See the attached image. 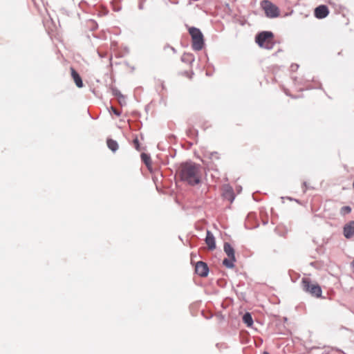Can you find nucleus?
<instances>
[{
    "label": "nucleus",
    "instance_id": "a211bd4d",
    "mask_svg": "<svg viewBox=\"0 0 354 354\" xmlns=\"http://www.w3.org/2000/svg\"><path fill=\"white\" fill-rule=\"evenodd\" d=\"M111 110H112L113 113L115 115H116L117 116H120V112L118 109H116L115 108L112 106L111 107Z\"/></svg>",
    "mask_w": 354,
    "mask_h": 354
},
{
    "label": "nucleus",
    "instance_id": "0eeeda50",
    "mask_svg": "<svg viewBox=\"0 0 354 354\" xmlns=\"http://www.w3.org/2000/svg\"><path fill=\"white\" fill-rule=\"evenodd\" d=\"M329 14V10L325 5L317 6L314 10L315 17L317 19H324Z\"/></svg>",
    "mask_w": 354,
    "mask_h": 354
},
{
    "label": "nucleus",
    "instance_id": "f8f14e48",
    "mask_svg": "<svg viewBox=\"0 0 354 354\" xmlns=\"http://www.w3.org/2000/svg\"><path fill=\"white\" fill-rule=\"evenodd\" d=\"M141 158L143 162L146 165L147 168L150 170L151 168V157L146 154V153H142L141 154Z\"/></svg>",
    "mask_w": 354,
    "mask_h": 354
},
{
    "label": "nucleus",
    "instance_id": "6ab92c4d",
    "mask_svg": "<svg viewBox=\"0 0 354 354\" xmlns=\"http://www.w3.org/2000/svg\"><path fill=\"white\" fill-rule=\"evenodd\" d=\"M133 143H134V145H135V147L137 150H139V141L138 140V138H136L134 140H133Z\"/></svg>",
    "mask_w": 354,
    "mask_h": 354
},
{
    "label": "nucleus",
    "instance_id": "9d476101",
    "mask_svg": "<svg viewBox=\"0 0 354 354\" xmlns=\"http://www.w3.org/2000/svg\"><path fill=\"white\" fill-rule=\"evenodd\" d=\"M205 243L208 246V248L211 250L215 249L216 248V243H215V238L212 233L207 230V236L205 238Z\"/></svg>",
    "mask_w": 354,
    "mask_h": 354
},
{
    "label": "nucleus",
    "instance_id": "9b49d317",
    "mask_svg": "<svg viewBox=\"0 0 354 354\" xmlns=\"http://www.w3.org/2000/svg\"><path fill=\"white\" fill-rule=\"evenodd\" d=\"M71 76H72L76 86L78 88L83 87V82H82V78L80 76V75L77 73V72L73 67L71 68Z\"/></svg>",
    "mask_w": 354,
    "mask_h": 354
},
{
    "label": "nucleus",
    "instance_id": "2eb2a0df",
    "mask_svg": "<svg viewBox=\"0 0 354 354\" xmlns=\"http://www.w3.org/2000/svg\"><path fill=\"white\" fill-rule=\"evenodd\" d=\"M351 208L349 206H344L340 209V214L343 216L351 213Z\"/></svg>",
    "mask_w": 354,
    "mask_h": 354
},
{
    "label": "nucleus",
    "instance_id": "dca6fc26",
    "mask_svg": "<svg viewBox=\"0 0 354 354\" xmlns=\"http://www.w3.org/2000/svg\"><path fill=\"white\" fill-rule=\"evenodd\" d=\"M112 93L114 95L118 96L119 97H121L122 100H124V96L120 93V92L117 89H113Z\"/></svg>",
    "mask_w": 354,
    "mask_h": 354
},
{
    "label": "nucleus",
    "instance_id": "ddd939ff",
    "mask_svg": "<svg viewBox=\"0 0 354 354\" xmlns=\"http://www.w3.org/2000/svg\"><path fill=\"white\" fill-rule=\"evenodd\" d=\"M108 147L113 151H115L118 149V142L111 138H109L106 141Z\"/></svg>",
    "mask_w": 354,
    "mask_h": 354
},
{
    "label": "nucleus",
    "instance_id": "4be33fe9",
    "mask_svg": "<svg viewBox=\"0 0 354 354\" xmlns=\"http://www.w3.org/2000/svg\"><path fill=\"white\" fill-rule=\"evenodd\" d=\"M139 8H140V9H142V3H140V5H139Z\"/></svg>",
    "mask_w": 354,
    "mask_h": 354
},
{
    "label": "nucleus",
    "instance_id": "f257e3e1",
    "mask_svg": "<svg viewBox=\"0 0 354 354\" xmlns=\"http://www.w3.org/2000/svg\"><path fill=\"white\" fill-rule=\"evenodd\" d=\"M178 175L183 181L190 185H196L201 182V167L195 163H183L179 167Z\"/></svg>",
    "mask_w": 354,
    "mask_h": 354
},
{
    "label": "nucleus",
    "instance_id": "39448f33",
    "mask_svg": "<svg viewBox=\"0 0 354 354\" xmlns=\"http://www.w3.org/2000/svg\"><path fill=\"white\" fill-rule=\"evenodd\" d=\"M223 249L228 258L225 259L223 261V263L228 268H233L234 267V263L236 261L235 251L228 243H224Z\"/></svg>",
    "mask_w": 354,
    "mask_h": 354
},
{
    "label": "nucleus",
    "instance_id": "f3484780",
    "mask_svg": "<svg viewBox=\"0 0 354 354\" xmlns=\"http://www.w3.org/2000/svg\"><path fill=\"white\" fill-rule=\"evenodd\" d=\"M227 194H229V198L228 199L232 202L233 199H234V196H233V194H232V191L231 189L228 190L226 193V195Z\"/></svg>",
    "mask_w": 354,
    "mask_h": 354
},
{
    "label": "nucleus",
    "instance_id": "1a4fd4ad",
    "mask_svg": "<svg viewBox=\"0 0 354 354\" xmlns=\"http://www.w3.org/2000/svg\"><path fill=\"white\" fill-rule=\"evenodd\" d=\"M344 235L346 239H350L354 235V221L346 223L344 227Z\"/></svg>",
    "mask_w": 354,
    "mask_h": 354
},
{
    "label": "nucleus",
    "instance_id": "423d86ee",
    "mask_svg": "<svg viewBox=\"0 0 354 354\" xmlns=\"http://www.w3.org/2000/svg\"><path fill=\"white\" fill-rule=\"evenodd\" d=\"M303 289L310 292L312 295L319 297L322 295V289L318 284L311 283L308 278H303L301 280Z\"/></svg>",
    "mask_w": 354,
    "mask_h": 354
},
{
    "label": "nucleus",
    "instance_id": "5701e85b",
    "mask_svg": "<svg viewBox=\"0 0 354 354\" xmlns=\"http://www.w3.org/2000/svg\"><path fill=\"white\" fill-rule=\"evenodd\" d=\"M263 354H269L268 352L265 351Z\"/></svg>",
    "mask_w": 354,
    "mask_h": 354
},
{
    "label": "nucleus",
    "instance_id": "4468645a",
    "mask_svg": "<svg viewBox=\"0 0 354 354\" xmlns=\"http://www.w3.org/2000/svg\"><path fill=\"white\" fill-rule=\"evenodd\" d=\"M243 321L248 326H251L253 324L252 317L249 313H247L243 315Z\"/></svg>",
    "mask_w": 354,
    "mask_h": 354
},
{
    "label": "nucleus",
    "instance_id": "aec40b11",
    "mask_svg": "<svg viewBox=\"0 0 354 354\" xmlns=\"http://www.w3.org/2000/svg\"><path fill=\"white\" fill-rule=\"evenodd\" d=\"M328 354H342V353L341 352H339V351L332 350Z\"/></svg>",
    "mask_w": 354,
    "mask_h": 354
},
{
    "label": "nucleus",
    "instance_id": "7ed1b4c3",
    "mask_svg": "<svg viewBox=\"0 0 354 354\" xmlns=\"http://www.w3.org/2000/svg\"><path fill=\"white\" fill-rule=\"evenodd\" d=\"M273 37L272 32L263 31L256 36L255 41L260 47L270 49L273 45Z\"/></svg>",
    "mask_w": 354,
    "mask_h": 354
},
{
    "label": "nucleus",
    "instance_id": "6e6552de",
    "mask_svg": "<svg viewBox=\"0 0 354 354\" xmlns=\"http://www.w3.org/2000/svg\"><path fill=\"white\" fill-rule=\"evenodd\" d=\"M195 271L196 273L201 277H206L208 274L209 268L205 263L198 261L196 265Z\"/></svg>",
    "mask_w": 354,
    "mask_h": 354
},
{
    "label": "nucleus",
    "instance_id": "20e7f679",
    "mask_svg": "<svg viewBox=\"0 0 354 354\" xmlns=\"http://www.w3.org/2000/svg\"><path fill=\"white\" fill-rule=\"evenodd\" d=\"M261 8L263 10L266 16L268 18H276L280 15L279 8L268 0H263L261 2Z\"/></svg>",
    "mask_w": 354,
    "mask_h": 354
},
{
    "label": "nucleus",
    "instance_id": "f03ea898",
    "mask_svg": "<svg viewBox=\"0 0 354 354\" xmlns=\"http://www.w3.org/2000/svg\"><path fill=\"white\" fill-rule=\"evenodd\" d=\"M189 33L192 38V48L194 50H201L205 45L203 35L201 31L195 27L189 28Z\"/></svg>",
    "mask_w": 354,
    "mask_h": 354
},
{
    "label": "nucleus",
    "instance_id": "412c9836",
    "mask_svg": "<svg viewBox=\"0 0 354 354\" xmlns=\"http://www.w3.org/2000/svg\"><path fill=\"white\" fill-rule=\"evenodd\" d=\"M124 99L123 100V101H124ZM122 99L121 97H120V99H119V102L121 104V103H122Z\"/></svg>",
    "mask_w": 354,
    "mask_h": 354
}]
</instances>
